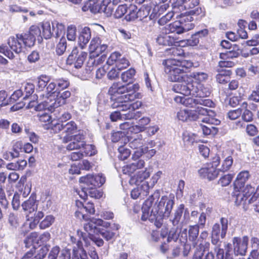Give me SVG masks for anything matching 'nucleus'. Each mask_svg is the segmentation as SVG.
<instances>
[{"label": "nucleus", "mask_w": 259, "mask_h": 259, "mask_svg": "<svg viewBox=\"0 0 259 259\" xmlns=\"http://www.w3.org/2000/svg\"><path fill=\"white\" fill-rule=\"evenodd\" d=\"M139 88L138 83L132 85H122L119 82L113 83L108 90L110 99L113 101L111 105L112 108H119L120 111L130 109L135 112L136 109L142 106V103L139 101L133 104L130 103L136 99L141 98V95L138 92Z\"/></svg>", "instance_id": "1"}, {"label": "nucleus", "mask_w": 259, "mask_h": 259, "mask_svg": "<svg viewBox=\"0 0 259 259\" xmlns=\"http://www.w3.org/2000/svg\"><path fill=\"white\" fill-rule=\"evenodd\" d=\"M159 196V191H155L150 198L145 201L142 207L141 219L143 221L149 220L151 222L154 223L157 228L161 227L163 219L169 217L174 204V200L164 196L161 198L158 204L151 209L153 200L158 199Z\"/></svg>", "instance_id": "2"}, {"label": "nucleus", "mask_w": 259, "mask_h": 259, "mask_svg": "<svg viewBox=\"0 0 259 259\" xmlns=\"http://www.w3.org/2000/svg\"><path fill=\"white\" fill-rule=\"evenodd\" d=\"M199 4V0H191L187 6H184L185 8L192 10L189 12L188 14H181L178 21L169 24L167 28L169 32L181 34L192 29L194 25L192 23L194 20L192 15H198L202 12L201 8L197 7Z\"/></svg>", "instance_id": "3"}, {"label": "nucleus", "mask_w": 259, "mask_h": 259, "mask_svg": "<svg viewBox=\"0 0 259 259\" xmlns=\"http://www.w3.org/2000/svg\"><path fill=\"white\" fill-rule=\"evenodd\" d=\"M164 71L167 75L168 79L171 81H180L187 79L186 73L193 65L190 61L180 60L177 58H169L163 62Z\"/></svg>", "instance_id": "4"}, {"label": "nucleus", "mask_w": 259, "mask_h": 259, "mask_svg": "<svg viewBox=\"0 0 259 259\" xmlns=\"http://www.w3.org/2000/svg\"><path fill=\"white\" fill-rule=\"evenodd\" d=\"M212 111L201 106H198L195 110L181 109L177 114L179 120L183 122L187 121H195L201 118V116L206 115H211Z\"/></svg>", "instance_id": "5"}, {"label": "nucleus", "mask_w": 259, "mask_h": 259, "mask_svg": "<svg viewBox=\"0 0 259 259\" xmlns=\"http://www.w3.org/2000/svg\"><path fill=\"white\" fill-rule=\"evenodd\" d=\"M105 182V178L102 175H88L79 179L81 188L84 191H92L97 195L96 188L101 186Z\"/></svg>", "instance_id": "6"}, {"label": "nucleus", "mask_w": 259, "mask_h": 259, "mask_svg": "<svg viewBox=\"0 0 259 259\" xmlns=\"http://www.w3.org/2000/svg\"><path fill=\"white\" fill-rule=\"evenodd\" d=\"M71 96V93L66 91L62 93H52L49 98L45 101V108L52 112L55 108L66 103V100Z\"/></svg>", "instance_id": "7"}, {"label": "nucleus", "mask_w": 259, "mask_h": 259, "mask_svg": "<svg viewBox=\"0 0 259 259\" xmlns=\"http://www.w3.org/2000/svg\"><path fill=\"white\" fill-rule=\"evenodd\" d=\"M172 87V91L175 92L180 93L185 96L192 95L196 93L197 83L194 82L192 79L187 76V79H182L180 81H177Z\"/></svg>", "instance_id": "8"}, {"label": "nucleus", "mask_w": 259, "mask_h": 259, "mask_svg": "<svg viewBox=\"0 0 259 259\" xmlns=\"http://www.w3.org/2000/svg\"><path fill=\"white\" fill-rule=\"evenodd\" d=\"M221 227L218 223L214 224L211 230V243L215 246H220L221 242L220 240V236L224 238L226 234L228 227V221L225 218H222L220 220Z\"/></svg>", "instance_id": "9"}, {"label": "nucleus", "mask_w": 259, "mask_h": 259, "mask_svg": "<svg viewBox=\"0 0 259 259\" xmlns=\"http://www.w3.org/2000/svg\"><path fill=\"white\" fill-rule=\"evenodd\" d=\"M85 221V223L83 224L84 230L90 236L99 234L101 227L107 229L110 226V223L104 221L100 219L90 218L89 217L88 220Z\"/></svg>", "instance_id": "10"}, {"label": "nucleus", "mask_w": 259, "mask_h": 259, "mask_svg": "<svg viewBox=\"0 0 259 259\" xmlns=\"http://www.w3.org/2000/svg\"><path fill=\"white\" fill-rule=\"evenodd\" d=\"M85 135L83 132L79 131L78 134L72 136H66L62 140L64 143H67L70 142L66 146V149L68 150H73L79 149L84 147L85 145Z\"/></svg>", "instance_id": "11"}, {"label": "nucleus", "mask_w": 259, "mask_h": 259, "mask_svg": "<svg viewBox=\"0 0 259 259\" xmlns=\"http://www.w3.org/2000/svg\"><path fill=\"white\" fill-rule=\"evenodd\" d=\"M87 54L83 51L79 53L77 47H75L72 51L71 53L68 56L66 63L68 65H74L76 68H80L85 60Z\"/></svg>", "instance_id": "12"}, {"label": "nucleus", "mask_w": 259, "mask_h": 259, "mask_svg": "<svg viewBox=\"0 0 259 259\" xmlns=\"http://www.w3.org/2000/svg\"><path fill=\"white\" fill-rule=\"evenodd\" d=\"M144 140L142 139V136L140 135L137 136V138H134L131 141H130L128 146L130 148L135 150L132 158L136 160L139 159L147 150V147H143Z\"/></svg>", "instance_id": "13"}, {"label": "nucleus", "mask_w": 259, "mask_h": 259, "mask_svg": "<svg viewBox=\"0 0 259 259\" xmlns=\"http://www.w3.org/2000/svg\"><path fill=\"white\" fill-rule=\"evenodd\" d=\"M210 114L211 115H206L204 116L205 117L200 119L202 122L207 124V125L200 124L201 128L204 135H209L211 133L214 134L217 133L218 130L216 127L213 126L212 124L218 125L221 122L219 120L214 119L210 117L213 115L214 112L213 111L212 113H210Z\"/></svg>", "instance_id": "14"}, {"label": "nucleus", "mask_w": 259, "mask_h": 259, "mask_svg": "<svg viewBox=\"0 0 259 259\" xmlns=\"http://www.w3.org/2000/svg\"><path fill=\"white\" fill-rule=\"evenodd\" d=\"M174 100L176 102L181 103L188 107H193L195 105L198 104L207 106H211L212 104V102L209 100L194 99L190 97L185 98L184 96H177L174 98Z\"/></svg>", "instance_id": "15"}, {"label": "nucleus", "mask_w": 259, "mask_h": 259, "mask_svg": "<svg viewBox=\"0 0 259 259\" xmlns=\"http://www.w3.org/2000/svg\"><path fill=\"white\" fill-rule=\"evenodd\" d=\"M248 242L247 236H243L242 238L234 237L233 239V244L234 253L238 255H245Z\"/></svg>", "instance_id": "16"}, {"label": "nucleus", "mask_w": 259, "mask_h": 259, "mask_svg": "<svg viewBox=\"0 0 259 259\" xmlns=\"http://www.w3.org/2000/svg\"><path fill=\"white\" fill-rule=\"evenodd\" d=\"M168 25L163 28L160 33L158 35L156 38V42L161 46H172L175 42L174 37L169 35L168 34L171 32H169Z\"/></svg>", "instance_id": "17"}, {"label": "nucleus", "mask_w": 259, "mask_h": 259, "mask_svg": "<svg viewBox=\"0 0 259 259\" xmlns=\"http://www.w3.org/2000/svg\"><path fill=\"white\" fill-rule=\"evenodd\" d=\"M183 213V219L182 223L186 224L188 222L189 220V212L187 208L185 209V205L183 204H181L176 210L174 214V218L172 220V224L174 226L177 225L180 222L182 214Z\"/></svg>", "instance_id": "18"}, {"label": "nucleus", "mask_w": 259, "mask_h": 259, "mask_svg": "<svg viewBox=\"0 0 259 259\" xmlns=\"http://www.w3.org/2000/svg\"><path fill=\"white\" fill-rule=\"evenodd\" d=\"M199 226L195 225L190 226L188 229V240L194 247L198 246L201 249L202 240L199 239Z\"/></svg>", "instance_id": "19"}, {"label": "nucleus", "mask_w": 259, "mask_h": 259, "mask_svg": "<svg viewBox=\"0 0 259 259\" xmlns=\"http://www.w3.org/2000/svg\"><path fill=\"white\" fill-rule=\"evenodd\" d=\"M219 171V169L207 165V166L200 168L198 170V174L201 177L210 181L218 177Z\"/></svg>", "instance_id": "20"}, {"label": "nucleus", "mask_w": 259, "mask_h": 259, "mask_svg": "<svg viewBox=\"0 0 259 259\" xmlns=\"http://www.w3.org/2000/svg\"><path fill=\"white\" fill-rule=\"evenodd\" d=\"M18 37V34L16 35V37L11 36L8 41V44L11 50L17 54L21 52L24 48L22 41Z\"/></svg>", "instance_id": "21"}, {"label": "nucleus", "mask_w": 259, "mask_h": 259, "mask_svg": "<svg viewBox=\"0 0 259 259\" xmlns=\"http://www.w3.org/2000/svg\"><path fill=\"white\" fill-rule=\"evenodd\" d=\"M145 165V161L140 159L138 161L134 162L131 164L127 165L123 167L122 171L123 174L128 175L131 177L132 175L137 169L143 168Z\"/></svg>", "instance_id": "22"}, {"label": "nucleus", "mask_w": 259, "mask_h": 259, "mask_svg": "<svg viewBox=\"0 0 259 259\" xmlns=\"http://www.w3.org/2000/svg\"><path fill=\"white\" fill-rule=\"evenodd\" d=\"M91 38V29L88 27H84L81 30L78 37V42L81 49L89 42Z\"/></svg>", "instance_id": "23"}, {"label": "nucleus", "mask_w": 259, "mask_h": 259, "mask_svg": "<svg viewBox=\"0 0 259 259\" xmlns=\"http://www.w3.org/2000/svg\"><path fill=\"white\" fill-rule=\"evenodd\" d=\"M22 145L20 142H17L13 146L12 151H7L3 154L4 159L10 160L13 158L19 157L20 151Z\"/></svg>", "instance_id": "24"}, {"label": "nucleus", "mask_w": 259, "mask_h": 259, "mask_svg": "<svg viewBox=\"0 0 259 259\" xmlns=\"http://www.w3.org/2000/svg\"><path fill=\"white\" fill-rule=\"evenodd\" d=\"M168 4L164 3L159 5L155 6L150 15V19H154L159 17L168 8Z\"/></svg>", "instance_id": "25"}, {"label": "nucleus", "mask_w": 259, "mask_h": 259, "mask_svg": "<svg viewBox=\"0 0 259 259\" xmlns=\"http://www.w3.org/2000/svg\"><path fill=\"white\" fill-rule=\"evenodd\" d=\"M196 91L195 94H194V96L195 97L203 98L205 97H208L211 92V88L209 85L204 86L197 83Z\"/></svg>", "instance_id": "26"}, {"label": "nucleus", "mask_w": 259, "mask_h": 259, "mask_svg": "<svg viewBox=\"0 0 259 259\" xmlns=\"http://www.w3.org/2000/svg\"><path fill=\"white\" fill-rule=\"evenodd\" d=\"M250 175L249 172L244 170L240 172L237 176L236 180L234 183L235 188L236 189H241L243 187L245 183L248 180Z\"/></svg>", "instance_id": "27"}, {"label": "nucleus", "mask_w": 259, "mask_h": 259, "mask_svg": "<svg viewBox=\"0 0 259 259\" xmlns=\"http://www.w3.org/2000/svg\"><path fill=\"white\" fill-rule=\"evenodd\" d=\"M233 197L235 199V202L237 205L250 204L254 202V196L248 199L242 192L235 193Z\"/></svg>", "instance_id": "28"}, {"label": "nucleus", "mask_w": 259, "mask_h": 259, "mask_svg": "<svg viewBox=\"0 0 259 259\" xmlns=\"http://www.w3.org/2000/svg\"><path fill=\"white\" fill-rule=\"evenodd\" d=\"M48 248L47 246L41 247L38 251L37 255H34L32 250L28 252L21 259H42L47 254L48 251Z\"/></svg>", "instance_id": "29"}, {"label": "nucleus", "mask_w": 259, "mask_h": 259, "mask_svg": "<svg viewBox=\"0 0 259 259\" xmlns=\"http://www.w3.org/2000/svg\"><path fill=\"white\" fill-rule=\"evenodd\" d=\"M219 73L216 75V80L220 83H226L230 80L231 71L227 69H218Z\"/></svg>", "instance_id": "30"}, {"label": "nucleus", "mask_w": 259, "mask_h": 259, "mask_svg": "<svg viewBox=\"0 0 259 259\" xmlns=\"http://www.w3.org/2000/svg\"><path fill=\"white\" fill-rule=\"evenodd\" d=\"M150 176V172L146 169L138 171L136 175L132 177L131 179V183L138 184L139 182H143L145 179Z\"/></svg>", "instance_id": "31"}, {"label": "nucleus", "mask_w": 259, "mask_h": 259, "mask_svg": "<svg viewBox=\"0 0 259 259\" xmlns=\"http://www.w3.org/2000/svg\"><path fill=\"white\" fill-rule=\"evenodd\" d=\"M18 38L21 40L24 47H31L34 45L35 38L32 36L29 33L18 34Z\"/></svg>", "instance_id": "32"}, {"label": "nucleus", "mask_w": 259, "mask_h": 259, "mask_svg": "<svg viewBox=\"0 0 259 259\" xmlns=\"http://www.w3.org/2000/svg\"><path fill=\"white\" fill-rule=\"evenodd\" d=\"M135 73V70L134 68H131L121 74V80H122L123 82L125 83H127V84H126V85H132L130 84V83H131L133 81Z\"/></svg>", "instance_id": "33"}, {"label": "nucleus", "mask_w": 259, "mask_h": 259, "mask_svg": "<svg viewBox=\"0 0 259 259\" xmlns=\"http://www.w3.org/2000/svg\"><path fill=\"white\" fill-rule=\"evenodd\" d=\"M22 206L24 211L29 213L33 212L36 209L35 202L33 198H29L27 201L24 202Z\"/></svg>", "instance_id": "34"}, {"label": "nucleus", "mask_w": 259, "mask_h": 259, "mask_svg": "<svg viewBox=\"0 0 259 259\" xmlns=\"http://www.w3.org/2000/svg\"><path fill=\"white\" fill-rule=\"evenodd\" d=\"M52 26L53 28V32L56 37H60L62 34L64 33L65 26L63 24L58 22H52Z\"/></svg>", "instance_id": "35"}, {"label": "nucleus", "mask_w": 259, "mask_h": 259, "mask_svg": "<svg viewBox=\"0 0 259 259\" xmlns=\"http://www.w3.org/2000/svg\"><path fill=\"white\" fill-rule=\"evenodd\" d=\"M240 52L239 50H232L226 51L224 53H220V56L222 60H227L229 59H233L237 58L239 56Z\"/></svg>", "instance_id": "36"}, {"label": "nucleus", "mask_w": 259, "mask_h": 259, "mask_svg": "<svg viewBox=\"0 0 259 259\" xmlns=\"http://www.w3.org/2000/svg\"><path fill=\"white\" fill-rule=\"evenodd\" d=\"M67 49V41L64 37H62L60 41L56 45V54L61 56L63 55L66 51Z\"/></svg>", "instance_id": "37"}, {"label": "nucleus", "mask_w": 259, "mask_h": 259, "mask_svg": "<svg viewBox=\"0 0 259 259\" xmlns=\"http://www.w3.org/2000/svg\"><path fill=\"white\" fill-rule=\"evenodd\" d=\"M51 24L50 22H45L42 23V35L46 39L50 38L53 34V29H51Z\"/></svg>", "instance_id": "38"}, {"label": "nucleus", "mask_w": 259, "mask_h": 259, "mask_svg": "<svg viewBox=\"0 0 259 259\" xmlns=\"http://www.w3.org/2000/svg\"><path fill=\"white\" fill-rule=\"evenodd\" d=\"M77 128V125L74 121H71L66 123H64L63 132L67 134L66 136H69V135L74 134Z\"/></svg>", "instance_id": "39"}, {"label": "nucleus", "mask_w": 259, "mask_h": 259, "mask_svg": "<svg viewBox=\"0 0 259 259\" xmlns=\"http://www.w3.org/2000/svg\"><path fill=\"white\" fill-rule=\"evenodd\" d=\"M127 14L125 18L127 21H133L138 18V9L135 5H131L127 8Z\"/></svg>", "instance_id": "40"}, {"label": "nucleus", "mask_w": 259, "mask_h": 259, "mask_svg": "<svg viewBox=\"0 0 259 259\" xmlns=\"http://www.w3.org/2000/svg\"><path fill=\"white\" fill-rule=\"evenodd\" d=\"M151 6H143L140 9L138 10V18H139L141 20L146 18L148 16H150L151 14Z\"/></svg>", "instance_id": "41"}, {"label": "nucleus", "mask_w": 259, "mask_h": 259, "mask_svg": "<svg viewBox=\"0 0 259 259\" xmlns=\"http://www.w3.org/2000/svg\"><path fill=\"white\" fill-rule=\"evenodd\" d=\"M241 192L248 199L254 196V201L256 200L257 197L256 194H255V188L250 185H247Z\"/></svg>", "instance_id": "42"}, {"label": "nucleus", "mask_w": 259, "mask_h": 259, "mask_svg": "<svg viewBox=\"0 0 259 259\" xmlns=\"http://www.w3.org/2000/svg\"><path fill=\"white\" fill-rule=\"evenodd\" d=\"M55 218L52 215H49L40 223L39 227L41 229H45L50 227L54 222Z\"/></svg>", "instance_id": "43"}, {"label": "nucleus", "mask_w": 259, "mask_h": 259, "mask_svg": "<svg viewBox=\"0 0 259 259\" xmlns=\"http://www.w3.org/2000/svg\"><path fill=\"white\" fill-rule=\"evenodd\" d=\"M37 234L36 232L31 233L24 240V243L26 248H29L33 245L34 242L36 241Z\"/></svg>", "instance_id": "44"}, {"label": "nucleus", "mask_w": 259, "mask_h": 259, "mask_svg": "<svg viewBox=\"0 0 259 259\" xmlns=\"http://www.w3.org/2000/svg\"><path fill=\"white\" fill-rule=\"evenodd\" d=\"M233 162V158L229 156L226 157L224 160L221 167L219 169L221 171H226L229 170L232 166Z\"/></svg>", "instance_id": "45"}, {"label": "nucleus", "mask_w": 259, "mask_h": 259, "mask_svg": "<svg viewBox=\"0 0 259 259\" xmlns=\"http://www.w3.org/2000/svg\"><path fill=\"white\" fill-rule=\"evenodd\" d=\"M67 37L68 40L74 41L76 38V28L75 26H69L67 30Z\"/></svg>", "instance_id": "46"}, {"label": "nucleus", "mask_w": 259, "mask_h": 259, "mask_svg": "<svg viewBox=\"0 0 259 259\" xmlns=\"http://www.w3.org/2000/svg\"><path fill=\"white\" fill-rule=\"evenodd\" d=\"M190 77L201 82L206 80L208 78V75L203 72H194L190 74Z\"/></svg>", "instance_id": "47"}, {"label": "nucleus", "mask_w": 259, "mask_h": 259, "mask_svg": "<svg viewBox=\"0 0 259 259\" xmlns=\"http://www.w3.org/2000/svg\"><path fill=\"white\" fill-rule=\"evenodd\" d=\"M118 150L119 153L118 157L121 160L126 159L131 154V151L124 146H120Z\"/></svg>", "instance_id": "48"}, {"label": "nucleus", "mask_w": 259, "mask_h": 259, "mask_svg": "<svg viewBox=\"0 0 259 259\" xmlns=\"http://www.w3.org/2000/svg\"><path fill=\"white\" fill-rule=\"evenodd\" d=\"M127 12V7L126 5H120L116 9L114 13V17L116 18H121Z\"/></svg>", "instance_id": "49"}, {"label": "nucleus", "mask_w": 259, "mask_h": 259, "mask_svg": "<svg viewBox=\"0 0 259 259\" xmlns=\"http://www.w3.org/2000/svg\"><path fill=\"white\" fill-rule=\"evenodd\" d=\"M130 65L129 61L124 57L120 58L116 64V67L118 70L125 69Z\"/></svg>", "instance_id": "50"}, {"label": "nucleus", "mask_w": 259, "mask_h": 259, "mask_svg": "<svg viewBox=\"0 0 259 259\" xmlns=\"http://www.w3.org/2000/svg\"><path fill=\"white\" fill-rule=\"evenodd\" d=\"M101 234L102 236L107 241L112 239L115 233L109 230H106L104 228L101 227L99 234Z\"/></svg>", "instance_id": "51"}, {"label": "nucleus", "mask_w": 259, "mask_h": 259, "mask_svg": "<svg viewBox=\"0 0 259 259\" xmlns=\"http://www.w3.org/2000/svg\"><path fill=\"white\" fill-rule=\"evenodd\" d=\"M233 176L231 174L225 175L222 176L218 181V183L223 187H225L230 184L232 180Z\"/></svg>", "instance_id": "52"}, {"label": "nucleus", "mask_w": 259, "mask_h": 259, "mask_svg": "<svg viewBox=\"0 0 259 259\" xmlns=\"http://www.w3.org/2000/svg\"><path fill=\"white\" fill-rule=\"evenodd\" d=\"M174 13L173 12H169L166 15L160 18L158 23L160 25H164L169 22L173 17Z\"/></svg>", "instance_id": "53"}, {"label": "nucleus", "mask_w": 259, "mask_h": 259, "mask_svg": "<svg viewBox=\"0 0 259 259\" xmlns=\"http://www.w3.org/2000/svg\"><path fill=\"white\" fill-rule=\"evenodd\" d=\"M64 128V122H59L56 123H52L49 125V129H51V131L55 133H57L61 131H63Z\"/></svg>", "instance_id": "54"}, {"label": "nucleus", "mask_w": 259, "mask_h": 259, "mask_svg": "<svg viewBox=\"0 0 259 259\" xmlns=\"http://www.w3.org/2000/svg\"><path fill=\"white\" fill-rule=\"evenodd\" d=\"M8 222L10 226L16 228L19 226V220L17 215L14 213H10L9 215Z\"/></svg>", "instance_id": "55"}, {"label": "nucleus", "mask_w": 259, "mask_h": 259, "mask_svg": "<svg viewBox=\"0 0 259 259\" xmlns=\"http://www.w3.org/2000/svg\"><path fill=\"white\" fill-rule=\"evenodd\" d=\"M125 132L121 131H117L112 133L111 136V140L113 142L116 143L119 141L123 138H125Z\"/></svg>", "instance_id": "56"}, {"label": "nucleus", "mask_w": 259, "mask_h": 259, "mask_svg": "<svg viewBox=\"0 0 259 259\" xmlns=\"http://www.w3.org/2000/svg\"><path fill=\"white\" fill-rule=\"evenodd\" d=\"M168 51V54L174 57L181 56L184 54L183 50L181 48L172 47Z\"/></svg>", "instance_id": "57"}, {"label": "nucleus", "mask_w": 259, "mask_h": 259, "mask_svg": "<svg viewBox=\"0 0 259 259\" xmlns=\"http://www.w3.org/2000/svg\"><path fill=\"white\" fill-rule=\"evenodd\" d=\"M121 57V54L118 52H114L112 53L108 58L107 63L109 65H113L114 63H117L118 60L120 59Z\"/></svg>", "instance_id": "58"}, {"label": "nucleus", "mask_w": 259, "mask_h": 259, "mask_svg": "<svg viewBox=\"0 0 259 259\" xmlns=\"http://www.w3.org/2000/svg\"><path fill=\"white\" fill-rule=\"evenodd\" d=\"M32 36H33L35 39L36 37L39 36L41 35V31L39 27L36 25L31 26L28 32Z\"/></svg>", "instance_id": "59"}, {"label": "nucleus", "mask_w": 259, "mask_h": 259, "mask_svg": "<svg viewBox=\"0 0 259 259\" xmlns=\"http://www.w3.org/2000/svg\"><path fill=\"white\" fill-rule=\"evenodd\" d=\"M57 87L60 89H65L69 85V82L68 80L63 78H58L55 80Z\"/></svg>", "instance_id": "60"}, {"label": "nucleus", "mask_w": 259, "mask_h": 259, "mask_svg": "<svg viewBox=\"0 0 259 259\" xmlns=\"http://www.w3.org/2000/svg\"><path fill=\"white\" fill-rule=\"evenodd\" d=\"M49 80V77L46 75L40 76L38 80V86L39 88L41 89V90L45 88L47 86V83Z\"/></svg>", "instance_id": "61"}, {"label": "nucleus", "mask_w": 259, "mask_h": 259, "mask_svg": "<svg viewBox=\"0 0 259 259\" xmlns=\"http://www.w3.org/2000/svg\"><path fill=\"white\" fill-rule=\"evenodd\" d=\"M242 114V110L238 108L236 110L230 111L228 113V117L231 120H235Z\"/></svg>", "instance_id": "62"}, {"label": "nucleus", "mask_w": 259, "mask_h": 259, "mask_svg": "<svg viewBox=\"0 0 259 259\" xmlns=\"http://www.w3.org/2000/svg\"><path fill=\"white\" fill-rule=\"evenodd\" d=\"M242 119L245 122L251 121L253 119V114L248 109H245L242 114Z\"/></svg>", "instance_id": "63"}, {"label": "nucleus", "mask_w": 259, "mask_h": 259, "mask_svg": "<svg viewBox=\"0 0 259 259\" xmlns=\"http://www.w3.org/2000/svg\"><path fill=\"white\" fill-rule=\"evenodd\" d=\"M84 152L88 155L92 156L96 154L97 150L95 146L93 145H86L84 146Z\"/></svg>", "instance_id": "64"}]
</instances>
